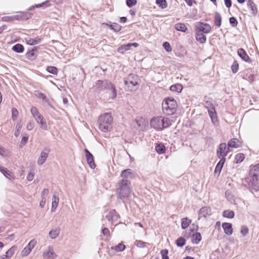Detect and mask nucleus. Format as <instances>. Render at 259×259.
Here are the masks:
<instances>
[{"label": "nucleus", "instance_id": "nucleus-1", "mask_svg": "<svg viewBox=\"0 0 259 259\" xmlns=\"http://www.w3.org/2000/svg\"><path fill=\"white\" fill-rule=\"evenodd\" d=\"M131 174L132 170L131 169H126L122 170L121 173V176L123 179L119 182L118 188L116 191L117 194L121 198L128 197L132 192L130 187L131 182L127 179Z\"/></svg>", "mask_w": 259, "mask_h": 259}, {"label": "nucleus", "instance_id": "nucleus-2", "mask_svg": "<svg viewBox=\"0 0 259 259\" xmlns=\"http://www.w3.org/2000/svg\"><path fill=\"white\" fill-rule=\"evenodd\" d=\"M247 182L251 191H259V163L250 166Z\"/></svg>", "mask_w": 259, "mask_h": 259}, {"label": "nucleus", "instance_id": "nucleus-3", "mask_svg": "<svg viewBox=\"0 0 259 259\" xmlns=\"http://www.w3.org/2000/svg\"><path fill=\"white\" fill-rule=\"evenodd\" d=\"M171 124V121L169 118L163 116L154 117L150 121L151 127L156 130H162Z\"/></svg>", "mask_w": 259, "mask_h": 259}, {"label": "nucleus", "instance_id": "nucleus-4", "mask_svg": "<svg viewBox=\"0 0 259 259\" xmlns=\"http://www.w3.org/2000/svg\"><path fill=\"white\" fill-rule=\"evenodd\" d=\"M139 81L140 79L137 75L129 74L124 80L125 90L127 92L136 91L139 87Z\"/></svg>", "mask_w": 259, "mask_h": 259}, {"label": "nucleus", "instance_id": "nucleus-5", "mask_svg": "<svg viewBox=\"0 0 259 259\" xmlns=\"http://www.w3.org/2000/svg\"><path fill=\"white\" fill-rule=\"evenodd\" d=\"M113 119L110 114L106 113L101 115L98 119L99 129L103 132L109 131L112 127Z\"/></svg>", "mask_w": 259, "mask_h": 259}, {"label": "nucleus", "instance_id": "nucleus-6", "mask_svg": "<svg viewBox=\"0 0 259 259\" xmlns=\"http://www.w3.org/2000/svg\"><path fill=\"white\" fill-rule=\"evenodd\" d=\"M177 101L173 98H166L162 103L163 111L167 115L174 114L177 111Z\"/></svg>", "mask_w": 259, "mask_h": 259}, {"label": "nucleus", "instance_id": "nucleus-7", "mask_svg": "<svg viewBox=\"0 0 259 259\" xmlns=\"http://www.w3.org/2000/svg\"><path fill=\"white\" fill-rule=\"evenodd\" d=\"M30 111L36 122L40 124V127L44 130H47V124L43 116L39 112L37 109L35 107H32Z\"/></svg>", "mask_w": 259, "mask_h": 259}, {"label": "nucleus", "instance_id": "nucleus-8", "mask_svg": "<svg viewBox=\"0 0 259 259\" xmlns=\"http://www.w3.org/2000/svg\"><path fill=\"white\" fill-rule=\"evenodd\" d=\"M229 151V148L227 147L226 143H221L217 150V156L221 159L225 158Z\"/></svg>", "mask_w": 259, "mask_h": 259}, {"label": "nucleus", "instance_id": "nucleus-9", "mask_svg": "<svg viewBox=\"0 0 259 259\" xmlns=\"http://www.w3.org/2000/svg\"><path fill=\"white\" fill-rule=\"evenodd\" d=\"M195 30L198 32H203L204 33H208L211 30V27L207 23L198 22L195 26Z\"/></svg>", "mask_w": 259, "mask_h": 259}, {"label": "nucleus", "instance_id": "nucleus-10", "mask_svg": "<svg viewBox=\"0 0 259 259\" xmlns=\"http://www.w3.org/2000/svg\"><path fill=\"white\" fill-rule=\"evenodd\" d=\"M36 244V241L35 239L31 240L28 245L22 250L21 252V256L22 257L26 256L31 251L32 249Z\"/></svg>", "mask_w": 259, "mask_h": 259}, {"label": "nucleus", "instance_id": "nucleus-11", "mask_svg": "<svg viewBox=\"0 0 259 259\" xmlns=\"http://www.w3.org/2000/svg\"><path fill=\"white\" fill-rule=\"evenodd\" d=\"M209 115L211 119L212 123L218 125L219 124V120L217 116V112L214 107H212L208 110Z\"/></svg>", "mask_w": 259, "mask_h": 259}, {"label": "nucleus", "instance_id": "nucleus-12", "mask_svg": "<svg viewBox=\"0 0 259 259\" xmlns=\"http://www.w3.org/2000/svg\"><path fill=\"white\" fill-rule=\"evenodd\" d=\"M132 46L136 48L139 46V44L137 42H134L121 45L118 48V52L120 53L123 54L125 51L131 50Z\"/></svg>", "mask_w": 259, "mask_h": 259}, {"label": "nucleus", "instance_id": "nucleus-13", "mask_svg": "<svg viewBox=\"0 0 259 259\" xmlns=\"http://www.w3.org/2000/svg\"><path fill=\"white\" fill-rule=\"evenodd\" d=\"M211 214V210L210 207L203 206L201 207L198 212L199 218H206Z\"/></svg>", "mask_w": 259, "mask_h": 259}, {"label": "nucleus", "instance_id": "nucleus-14", "mask_svg": "<svg viewBox=\"0 0 259 259\" xmlns=\"http://www.w3.org/2000/svg\"><path fill=\"white\" fill-rule=\"evenodd\" d=\"M247 6L250 10L251 15L255 16L257 13L258 10L254 2L252 0H247Z\"/></svg>", "mask_w": 259, "mask_h": 259}, {"label": "nucleus", "instance_id": "nucleus-15", "mask_svg": "<svg viewBox=\"0 0 259 259\" xmlns=\"http://www.w3.org/2000/svg\"><path fill=\"white\" fill-rule=\"evenodd\" d=\"M42 255L45 259H54L57 256V254L51 246L48 247L47 251L44 252Z\"/></svg>", "mask_w": 259, "mask_h": 259}, {"label": "nucleus", "instance_id": "nucleus-16", "mask_svg": "<svg viewBox=\"0 0 259 259\" xmlns=\"http://www.w3.org/2000/svg\"><path fill=\"white\" fill-rule=\"evenodd\" d=\"M107 88L109 91V98L114 99L116 97V90L115 86L111 82H107Z\"/></svg>", "mask_w": 259, "mask_h": 259}, {"label": "nucleus", "instance_id": "nucleus-17", "mask_svg": "<svg viewBox=\"0 0 259 259\" xmlns=\"http://www.w3.org/2000/svg\"><path fill=\"white\" fill-rule=\"evenodd\" d=\"M84 151L85 152V156L87 162L91 168H95L96 165L94 162V158L93 155L87 149H85Z\"/></svg>", "mask_w": 259, "mask_h": 259}, {"label": "nucleus", "instance_id": "nucleus-18", "mask_svg": "<svg viewBox=\"0 0 259 259\" xmlns=\"http://www.w3.org/2000/svg\"><path fill=\"white\" fill-rule=\"evenodd\" d=\"M17 247L15 245L12 246L6 252L5 255L0 257V259H10L14 254Z\"/></svg>", "mask_w": 259, "mask_h": 259}, {"label": "nucleus", "instance_id": "nucleus-19", "mask_svg": "<svg viewBox=\"0 0 259 259\" xmlns=\"http://www.w3.org/2000/svg\"><path fill=\"white\" fill-rule=\"evenodd\" d=\"M228 147L237 148L242 146V142L237 138H233L228 143Z\"/></svg>", "mask_w": 259, "mask_h": 259}, {"label": "nucleus", "instance_id": "nucleus-20", "mask_svg": "<svg viewBox=\"0 0 259 259\" xmlns=\"http://www.w3.org/2000/svg\"><path fill=\"white\" fill-rule=\"evenodd\" d=\"M237 54L244 61L249 63L251 62L250 57L248 56L243 49H239L237 51Z\"/></svg>", "mask_w": 259, "mask_h": 259}, {"label": "nucleus", "instance_id": "nucleus-21", "mask_svg": "<svg viewBox=\"0 0 259 259\" xmlns=\"http://www.w3.org/2000/svg\"><path fill=\"white\" fill-rule=\"evenodd\" d=\"M222 227L224 229L225 233L227 235H231L233 234V230L232 225L230 223H223Z\"/></svg>", "mask_w": 259, "mask_h": 259}, {"label": "nucleus", "instance_id": "nucleus-22", "mask_svg": "<svg viewBox=\"0 0 259 259\" xmlns=\"http://www.w3.org/2000/svg\"><path fill=\"white\" fill-rule=\"evenodd\" d=\"M49 152V150L46 149L45 151L41 152L40 157L38 158L37 161V163L39 165H42L45 162L48 156Z\"/></svg>", "mask_w": 259, "mask_h": 259}, {"label": "nucleus", "instance_id": "nucleus-23", "mask_svg": "<svg viewBox=\"0 0 259 259\" xmlns=\"http://www.w3.org/2000/svg\"><path fill=\"white\" fill-rule=\"evenodd\" d=\"M25 41L28 45H35L40 42L41 38L38 37H36L34 38L27 37L25 38Z\"/></svg>", "mask_w": 259, "mask_h": 259}, {"label": "nucleus", "instance_id": "nucleus-24", "mask_svg": "<svg viewBox=\"0 0 259 259\" xmlns=\"http://www.w3.org/2000/svg\"><path fill=\"white\" fill-rule=\"evenodd\" d=\"M225 161H226L225 158L221 159L220 161L219 162V163L217 164V165L215 167V168L214 170V172L215 174L218 173L219 175L220 174Z\"/></svg>", "mask_w": 259, "mask_h": 259}, {"label": "nucleus", "instance_id": "nucleus-25", "mask_svg": "<svg viewBox=\"0 0 259 259\" xmlns=\"http://www.w3.org/2000/svg\"><path fill=\"white\" fill-rule=\"evenodd\" d=\"M214 23L218 27H220L222 25V16L218 12L214 14Z\"/></svg>", "mask_w": 259, "mask_h": 259}, {"label": "nucleus", "instance_id": "nucleus-26", "mask_svg": "<svg viewBox=\"0 0 259 259\" xmlns=\"http://www.w3.org/2000/svg\"><path fill=\"white\" fill-rule=\"evenodd\" d=\"M195 38L196 40L201 44H204L206 41V36L203 34L201 33L200 32H196Z\"/></svg>", "mask_w": 259, "mask_h": 259}, {"label": "nucleus", "instance_id": "nucleus-27", "mask_svg": "<svg viewBox=\"0 0 259 259\" xmlns=\"http://www.w3.org/2000/svg\"><path fill=\"white\" fill-rule=\"evenodd\" d=\"M155 150L159 154H164L165 152V147L163 144H158L155 146Z\"/></svg>", "mask_w": 259, "mask_h": 259}, {"label": "nucleus", "instance_id": "nucleus-28", "mask_svg": "<svg viewBox=\"0 0 259 259\" xmlns=\"http://www.w3.org/2000/svg\"><path fill=\"white\" fill-rule=\"evenodd\" d=\"M170 91L177 93H180L182 92L183 90V86L180 83H177L174 85H172L170 87Z\"/></svg>", "mask_w": 259, "mask_h": 259}, {"label": "nucleus", "instance_id": "nucleus-29", "mask_svg": "<svg viewBox=\"0 0 259 259\" xmlns=\"http://www.w3.org/2000/svg\"><path fill=\"white\" fill-rule=\"evenodd\" d=\"M192 221L189 219L188 218H185L182 219L181 226L182 229H187L190 224L191 223Z\"/></svg>", "mask_w": 259, "mask_h": 259}, {"label": "nucleus", "instance_id": "nucleus-30", "mask_svg": "<svg viewBox=\"0 0 259 259\" xmlns=\"http://www.w3.org/2000/svg\"><path fill=\"white\" fill-rule=\"evenodd\" d=\"M175 28L178 31L182 32H186L187 30V27L186 25L182 23H177L175 25Z\"/></svg>", "mask_w": 259, "mask_h": 259}, {"label": "nucleus", "instance_id": "nucleus-31", "mask_svg": "<svg viewBox=\"0 0 259 259\" xmlns=\"http://www.w3.org/2000/svg\"><path fill=\"white\" fill-rule=\"evenodd\" d=\"M35 51L36 50L34 49L29 50L26 54V58L30 60H33L35 59L36 57V55L35 54Z\"/></svg>", "mask_w": 259, "mask_h": 259}, {"label": "nucleus", "instance_id": "nucleus-32", "mask_svg": "<svg viewBox=\"0 0 259 259\" xmlns=\"http://www.w3.org/2000/svg\"><path fill=\"white\" fill-rule=\"evenodd\" d=\"M201 235L200 233L197 232L192 235L193 243L198 244L201 240Z\"/></svg>", "mask_w": 259, "mask_h": 259}, {"label": "nucleus", "instance_id": "nucleus-33", "mask_svg": "<svg viewBox=\"0 0 259 259\" xmlns=\"http://www.w3.org/2000/svg\"><path fill=\"white\" fill-rule=\"evenodd\" d=\"M0 170L7 178L9 179L14 178V175L13 173L10 170H7L6 168L0 169Z\"/></svg>", "mask_w": 259, "mask_h": 259}, {"label": "nucleus", "instance_id": "nucleus-34", "mask_svg": "<svg viewBox=\"0 0 259 259\" xmlns=\"http://www.w3.org/2000/svg\"><path fill=\"white\" fill-rule=\"evenodd\" d=\"M59 198L56 197V196H54L53 198V201H52V205L51 207V211L52 212L55 211L56 208L58 206V203H59Z\"/></svg>", "mask_w": 259, "mask_h": 259}, {"label": "nucleus", "instance_id": "nucleus-35", "mask_svg": "<svg viewBox=\"0 0 259 259\" xmlns=\"http://www.w3.org/2000/svg\"><path fill=\"white\" fill-rule=\"evenodd\" d=\"M12 50L17 53H22L24 51V48L22 45L17 44L12 47Z\"/></svg>", "mask_w": 259, "mask_h": 259}, {"label": "nucleus", "instance_id": "nucleus-36", "mask_svg": "<svg viewBox=\"0 0 259 259\" xmlns=\"http://www.w3.org/2000/svg\"><path fill=\"white\" fill-rule=\"evenodd\" d=\"M234 212L232 210H226L223 213V215L225 218L232 219L234 217Z\"/></svg>", "mask_w": 259, "mask_h": 259}, {"label": "nucleus", "instance_id": "nucleus-37", "mask_svg": "<svg viewBox=\"0 0 259 259\" xmlns=\"http://www.w3.org/2000/svg\"><path fill=\"white\" fill-rule=\"evenodd\" d=\"M245 158L244 154L243 153H238L235 155V161L236 163H240L242 162Z\"/></svg>", "mask_w": 259, "mask_h": 259}, {"label": "nucleus", "instance_id": "nucleus-38", "mask_svg": "<svg viewBox=\"0 0 259 259\" xmlns=\"http://www.w3.org/2000/svg\"><path fill=\"white\" fill-rule=\"evenodd\" d=\"M156 4L162 9H165L167 6L166 0H156Z\"/></svg>", "mask_w": 259, "mask_h": 259}, {"label": "nucleus", "instance_id": "nucleus-39", "mask_svg": "<svg viewBox=\"0 0 259 259\" xmlns=\"http://www.w3.org/2000/svg\"><path fill=\"white\" fill-rule=\"evenodd\" d=\"M239 70V64L238 62L235 60L233 62L231 65V70L233 73H236Z\"/></svg>", "mask_w": 259, "mask_h": 259}, {"label": "nucleus", "instance_id": "nucleus-40", "mask_svg": "<svg viewBox=\"0 0 259 259\" xmlns=\"http://www.w3.org/2000/svg\"><path fill=\"white\" fill-rule=\"evenodd\" d=\"M59 233V229H56L51 231L49 233V235L52 238L54 239L56 238L58 236Z\"/></svg>", "mask_w": 259, "mask_h": 259}, {"label": "nucleus", "instance_id": "nucleus-41", "mask_svg": "<svg viewBox=\"0 0 259 259\" xmlns=\"http://www.w3.org/2000/svg\"><path fill=\"white\" fill-rule=\"evenodd\" d=\"M47 70L53 74H57L58 73V69L54 66H48Z\"/></svg>", "mask_w": 259, "mask_h": 259}, {"label": "nucleus", "instance_id": "nucleus-42", "mask_svg": "<svg viewBox=\"0 0 259 259\" xmlns=\"http://www.w3.org/2000/svg\"><path fill=\"white\" fill-rule=\"evenodd\" d=\"M168 251L167 249H162L160 251V254L162 256V259H169V257L168 256Z\"/></svg>", "mask_w": 259, "mask_h": 259}, {"label": "nucleus", "instance_id": "nucleus-43", "mask_svg": "<svg viewBox=\"0 0 259 259\" xmlns=\"http://www.w3.org/2000/svg\"><path fill=\"white\" fill-rule=\"evenodd\" d=\"M176 244L178 246L182 247L185 244V240L182 237L179 238L176 240Z\"/></svg>", "mask_w": 259, "mask_h": 259}, {"label": "nucleus", "instance_id": "nucleus-44", "mask_svg": "<svg viewBox=\"0 0 259 259\" xmlns=\"http://www.w3.org/2000/svg\"><path fill=\"white\" fill-rule=\"evenodd\" d=\"M229 22L233 27H236L238 25V21L234 17H231L229 18Z\"/></svg>", "mask_w": 259, "mask_h": 259}, {"label": "nucleus", "instance_id": "nucleus-45", "mask_svg": "<svg viewBox=\"0 0 259 259\" xmlns=\"http://www.w3.org/2000/svg\"><path fill=\"white\" fill-rule=\"evenodd\" d=\"M19 114L18 111L15 108L12 109V118L15 120L17 118Z\"/></svg>", "mask_w": 259, "mask_h": 259}, {"label": "nucleus", "instance_id": "nucleus-46", "mask_svg": "<svg viewBox=\"0 0 259 259\" xmlns=\"http://www.w3.org/2000/svg\"><path fill=\"white\" fill-rule=\"evenodd\" d=\"M163 47L167 52H170L172 51L171 46L168 42H164L163 44Z\"/></svg>", "mask_w": 259, "mask_h": 259}, {"label": "nucleus", "instance_id": "nucleus-47", "mask_svg": "<svg viewBox=\"0 0 259 259\" xmlns=\"http://www.w3.org/2000/svg\"><path fill=\"white\" fill-rule=\"evenodd\" d=\"M241 233L243 236H245L248 233V229L245 226H242L241 229Z\"/></svg>", "mask_w": 259, "mask_h": 259}, {"label": "nucleus", "instance_id": "nucleus-48", "mask_svg": "<svg viewBox=\"0 0 259 259\" xmlns=\"http://www.w3.org/2000/svg\"><path fill=\"white\" fill-rule=\"evenodd\" d=\"M146 243L141 240H137L136 244L139 247L143 248L146 246Z\"/></svg>", "mask_w": 259, "mask_h": 259}, {"label": "nucleus", "instance_id": "nucleus-49", "mask_svg": "<svg viewBox=\"0 0 259 259\" xmlns=\"http://www.w3.org/2000/svg\"><path fill=\"white\" fill-rule=\"evenodd\" d=\"M137 0H126V5L129 7H132L137 4Z\"/></svg>", "mask_w": 259, "mask_h": 259}, {"label": "nucleus", "instance_id": "nucleus-50", "mask_svg": "<svg viewBox=\"0 0 259 259\" xmlns=\"http://www.w3.org/2000/svg\"><path fill=\"white\" fill-rule=\"evenodd\" d=\"M125 248V245L123 244L119 243L116 247V250L117 251H123Z\"/></svg>", "mask_w": 259, "mask_h": 259}, {"label": "nucleus", "instance_id": "nucleus-51", "mask_svg": "<svg viewBox=\"0 0 259 259\" xmlns=\"http://www.w3.org/2000/svg\"><path fill=\"white\" fill-rule=\"evenodd\" d=\"M35 95L36 97L40 99H45L46 98L45 95L43 93L38 91H36Z\"/></svg>", "mask_w": 259, "mask_h": 259}, {"label": "nucleus", "instance_id": "nucleus-52", "mask_svg": "<svg viewBox=\"0 0 259 259\" xmlns=\"http://www.w3.org/2000/svg\"><path fill=\"white\" fill-rule=\"evenodd\" d=\"M34 123L33 122H29V123H27L26 125V128L28 131H31L34 128Z\"/></svg>", "mask_w": 259, "mask_h": 259}, {"label": "nucleus", "instance_id": "nucleus-53", "mask_svg": "<svg viewBox=\"0 0 259 259\" xmlns=\"http://www.w3.org/2000/svg\"><path fill=\"white\" fill-rule=\"evenodd\" d=\"M187 4L190 6L191 7L193 4H196V0H184Z\"/></svg>", "mask_w": 259, "mask_h": 259}, {"label": "nucleus", "instance_id": "nucleus-54", "mask_svg": "<svg viewBox=\"0 0 259 259\" xmlns=\"http://www.w3.org/2000/svg\"><path fill=\"white\" fill-rule=\"evenodd\" d=\"M225 6L227 8H230L232 6L231 0H224Z\"/></svg>", "mask_w": 259, "mask_h": 259}, {"label": "nucleus", "instance_id": "nucleus-55", "mask_svg": "<svg viewBox=\"0 0 259 259\" xmlns=\"http://www.w3.org/2000/svg\"><path fill=\"white\" fill-rule=\"evenodd\" d=\"M102 233L104 235H107V236L110 235V231H109V229L107 228H104L102 230Z\"/></svg>", "mask_w": 259, "mask_h": 259}, {"label": "nucleus", "instance_id": "nucleus-56", "mask_svg": "<svg viewBox=\"0 0 259 259\" xmlns=\"http://www.w3.org/2000/svg\"><path fill=\"white\" fill-rule=\"evenodd\" d=\"M28 137H23L21 140V144L25 145L28 141Z\"/></svg>", "mask_w": 259, "mask_h": 259}, {"label": "nucleus", "instance_id": "nucleus-57", "mask_svg": "<svg viewBox=\"0 0 259 259\" xmlns=\"http://www.w3.org/2000/svg\"><path fill=\"white\" fill-rule=\"evenodd\" d=\"M34 178V175L33 174H29L27 177V179L28 180V181H32Z\"/></svg>", "mask_w": 259, "mask_h": 259}, {"label": "nucleus", "instance_id": "nucleus-58", "mask_svg": "<svg viewBox=\"0 0 259 259\" xmlns=\"http://www.w3.org/2000/svg\"><path fill=\"white\" fill-rule=\"evenodd\" d=\"M49 194V190L48 189H44L41 192L42 196L47 195Z\"/></svg>", "mask_w": 259, "mask_h": 259}, {"label": "nucleus", "instance_id": "nucleus-59", "mask_svg": "<svg viewBox=\"0 0 259 259\" xmlns=\"http://www.w3.org/2000/svg\"><path fill=\"white\" fill-rule=\"evenodd\" d=\"M45 204H46V201L45 200H42L40 203H39V205L41 207H44V206L45 205Z\"/></svg>", "mask_w": 259, "mask_h": 259}, {"label": "nucleus", "instance_id": "nucleus-60", "mask_svg": "<svg viewBox=\"0 0 259 259\" xmlns=\"http://www.w3.org/2000/svg\"><path fill=\"white\" fill-rule=\"evenodd\" d=\"M126 18L125 17H122L120 18V21L122 23H125L126 21Z\"/></svg>", "mask_w": 259, "mask_h": 259}, {"label": "nucleus", "instance_id": "nucleus-61", "mask_svg": "<svg viewBox=\"0 0 259 259\" xmlns=\"http://www.w3.org/2000/svg\"><path fill=\"white\" fill-rule=\"evenodd\" d=\"M21 127H22V125L21 124H19L16 126V128L18 131H20V129L21 128Z\"/></svg>", "mask_w": 259, "mask_h": 259}, {"label": "nucleus", "instance_id": "nucleus-62", "mask_svg": "<svg viewBox=\"0 0 259 259\" xmlns=\"http://www.w3.org/2000/svg\"><path fill=\"white\" fill-rule=\"evenodd\" d=\"M239 4H243L245 2V0H237Z\"/></svg>", "mask_w": 259, "mask_h": 259}, {"label": "nucleus", "instance_id": "nucleus-63", "mask_svg": "<svg viewBox=\"0 0 259 259\" xmlns=\"http://www.w3.org/2000/svg\"><path fill=\"white\" fill-rule=\"evenodd\" d=\"M183 259H195V258L193 257L188 256H186V257H184Z\"/></svg>", "mask_w": 259, "mask_h": 259}, {"label": "nucleus", "instance_id": "nucleus-64", "mask_svg": "<svg viewBox=\"0 0 259 259\" xmlns=\"http://www.w3.org/2000/svg\"><path fill=\"white\" fill-rule=\"evenodd\" d=\"M20 131L17 130V131L15 132V135L16 136H18L19 135Z\"/></svg>", "mask_w": 259, "mask_h": 259}]
</instances>
